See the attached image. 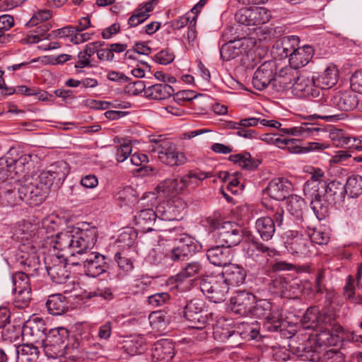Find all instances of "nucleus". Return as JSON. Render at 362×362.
<instances>
[{"label": "nucleus", "instance_id": "obj_1", "mask_svg": "<svg viewBox=\"0 0 362 362\" xmlns=\"http://www.w3.org/2000/svg\"><path fill=\"white\" fill-rule=\"evenodd\" d=\"M69 173L67 163L58 161L36 177L26 179L18 189L20 200L38 205L46 198L52 185L60 186Z\"/></svg>", "mask_w": 362, "mask_h": 362}, {"label": "nucleus", "instance_id": "obj_2", "mask_svg": "<svg viewBox=\"0 0 362 362\" xmlns=\"http://www.w3.org/2000/svg\"><path fill=\"white\" fill-rule=\"evenodd\" d=\"M304 194L310 199V207L320 221L329 214V204L336 209L346 202V189L342 183L334 180L329 183L306 182L303 186Z\"/></svg>", "mask_w": 362, "mask_h": 362}, {"label": "nucleus", "instance_id": "obj_3", "mask_svg": "<svg viewBox=\"0 0 362 362\" xmlns=\"http://www.w3.org/2000/svg\"><path fill=\"white\" fill-rule=\"evenodd\" d=\"M320 100L321 101L319 105L320 113L315 114L312 117L322 119L326 122H336L346 117L344 113H334V107L348 112L356 108L358 104L356 95L349 90L334 93L330 98L329 104L326 103L327 98H321Z\"/></svg>", "mask_w": 362, "mask_h": 362}, {"label": "nucleus", "instance_id": "obj_4", "mask_svg": "<svg viewBox=\"0 0 362 362\" xmlns=\"http://www.w3.org/2000/svg\"><path fill=\"white\" fill-rule=\"evenodd\" d=\"M34 158H37L36 155L24 153L18 148H11L0 158V166L5 171L6 179H13L15 175L28 173L34 167Z\"/></svg>", "mask_w": 362, "mask_h": 362}, {"label": "nucleus", "instance_id": "obj_5", "mask_svg": "<svg viewBox=\"0 0 362 362\" xmlns=\"http://www.w3.org/2000/svg\"><path fill=\"white\" fill-rule=\"evenodd\" d=\"M69 331L57 327L49 331L44 339V351L50 358H64L75 361V349L68 346Z\"/></svg>", "mask_w": 362, "mask_h": 362}, {"label": "nucleus", "instance_id": "obj_6", "mask_svg": "<svg viewBox=\"0 0 362 362\" xmlns=\"http://www.w3.org/2000/svg\"><path fill=\"white\" fill-rule=\"evenodd\" d=\"M245 264L250 268H264L268 262V257L279 255L278 251L271 248L255 238L250 239L243 247Z\"/></svg>", "mask_w": 362, "mask_h": 362}, {"label": "nucleus", "instance_id": "obj_7", "mask_svg": "<svg viewBox=\"0 0 362 362\" xmlns=\"http://www.w3.org/2000/svg\"><path fill=\"white\" fill-rule=\"evenodd\" d=\"M258 318H264L266 321L263 324V328L269 332H278L281 329L284 319L277 306L273 305L266 299L255 300L250 313Z\"/></svg>", "mask_w": 362, "mask_h": 362}, {"label": "nucleus", "instance_id": "obj_8", "mask_svg": "<svg viewBox=\"0 0 362 362\" xmlns=\"http://www.w3.org/2000/svg\"><path fill=\"white\" fill-rule=\"evenodd\" d=\"M200 289L211 302L218 303L225 300L230 290L229 286L220 274L204 276Z\"/></svg>", "mask_w": 362, "mask_h": 362}, {"label": "nucleus", "instance_id": "obj_9", "mask_svg": "<svg viewBox=\"0 0 362 362\" xmlns=\"http://www.w3.org/2000/svg\"><path fill=\"white\" fill-rule=\"evenodd\" d=\"M211 234L216 243L228 248L240 243L243 235L241 228L229 221L218 223Z\"/></svg>", "mask_w": 362, "mask_h": 362}, {"label": "nucleus", "instance_id": "obj_10", "mask_svg": "<svg viewBox=\"0 0 362 362\" xmlns=\"http://www.w3.org/2000/svg\"><path fill=\"white\" fill-rule=\"evenodd\" d=\"M77 260L69 259L70 264L74 266H82L86 274L96 277L103 274L108 269L105 257L97 252L81 254Z\"/></svg>", "mask_w": 362, "mask_h": 362}, {"label": "nucleus", "instance_id": "obj_11", "mask_svg": "<svg viewBox=\"0 0 362 362\" xmlns=\"http://www.w3.org/2000/svg\"><path fill=\"white\" fill-rule=\"evenodd\" d=\"M74 258L81 256V254L91 252L98 238V230L95 226L88 223L82 224L81 228H74Z\"/></svg>", "mask_w": 362, "mask_h": 362}, {"label": "nucleus", "instance_id": "obj_12", "mask_svg": "<svg viewBox=\"0 0 362 362\" xmlns=\"http://www.w3.org/2000/svg\"><path fill=\"white\" fill-rule=\"evenodd\" d=\"M151 151L161 163L170 167L182 165L187 162L185 154L179 151L176 145L170 141L156 144Z\"/></svg>", "mask_w": 362, "mask_h": 362}, {"label": "nucleus", "instance_id": "obj_13", "mask_svg": "<svg viewBox=\"0 0 362 362\" xmlns=\"http://www.w3.org/2000/svg\"><path fill=\"white\" fill-rule=\"evenodd\" d=\"M235 20L247 26H258L267 23L271 17V12L265 7L253 6L244 8L235 13Z\"/></svg>", "mask_w": 362, "mask_h": 362}, {"label": "nucleus", "instance_id": "obj_14", "mask_svg": "<svg viewBox=\"0 0 362 362\" xmlns=\"http://www.w3.org/2000/svg\"><path fill=\"white\" fill-rule=\"evenodd\" d=\"M67 259L64 254H50L45 258V264L48 275L57 284H64L69 277L66 269Z\"/></svg>", "mask_w": 362, "mask_h": 362}, {"label": "nucleus", "instance_id": "obj_15", "mask_svg": "<svg viewBox=\"0 0 362 362\" xmlns=\"http://www.w3.org/2000/svg\"><path fill=\"white\" fill-rule=\"evenodd\" d=\"M284 211L282 208H277L273 217L264 216L257 219L255 228L260 238L268 241L272 238L276 230V226L281 227L284 221Z\"/></svg>", "mask_w": 362, "mask_h": 362}, {"label": "nucleus", "instance_id": "obj_16", "mask_svg": "<svg viewBox=\"0 0 362 362\" xmlns=\"http://www.w3.org/2000/svg\"><path fill=\"white\" fill-rule=\"evenodd\" d=\"M204 302L199 298L191 300L185 306L184 316L192 323V327L197 329L203 328L207 323V317L204 315Z\"/></svg>", "mask_w": 362, "mask_h": 362}, {"label": "nucleus", "instance_id": "obj_17", "mask_svg": "<svg viewBox=\"0 0 362 362\" xmlns=\"http://www.w3.org/2000/svg\"><path fill=\"white\" fill-rule=\"evenodd\" d=\"M185 208L186 204L181 199L173 197V199L157 206V213L159 218L163 221L179 220L182 218L181 215Z\"/></svg>", "mask_w": 362, "mask_h": 362}, {"label": "nucleus", "instance_id": "obj_18", "mask_svg": "<svg viewBox=\"0 0 362 362\" xmlns=\"http://www.w3.org/2000/svg\"><path fill=\"white\" fill-rule=\"evenodd\" d=\"M299 351L301 349L302 353L300 354V356L303 360H307L313 362H317L320 361L330 362H344V357L343 354L337 350L330 349L327 350L323 354L317 351L315 348L313 349L312 346H305L302 345V347L298 348Z\"/></svg>", "mask_w": 362, "mask_h": 362}, {"label": "nucleus", "instance_id": "obj_19", "mask_svg": "<svg viewBox=\"0 0 362 362\" xmlns=\"http://www.w3.org/2000/svg\"><path fill=\"white\" fill-rule=\"evenodd\" d=\"M315 81V76L309 77L305 74L298 75L294 82L293 92L298 97L317 98L321 94L324 97V92L317 88Z\"/></svg>", "mask_w": 362, "mask_h": 362}, {"label": "nucleus", "instance_id": "obj_20", "mask_svg": "<svg viewBox=\"0 0 362 362\" xmlns=\"http://www.w3.org/2000/svg\"><path fill=\"white\" fill-rule=\"evenodd\" d=\"M274 78L275 63L273 61H267L255 71L252 83L255 89L262 90L274 82Z\"/></svg>", "mask_w": 362, "mask_h": 362}, {"label": "nucleus", "instance_id": "obj_21", "mask_svg": "<svg viewBox=\"0 0 362 362\" xmlns=\"http://www.w3.org/2000/svg\"><path fill=\"white\" fill-rule=\"evenodd\" d=\"M286 247L293 255L307 256L313 253L315 246L310 243L308 235L293 232L291 237L286 243Z\"/></svg>", "mask_w": 362, "mask_h": 362}, {"label": "nucleus", "instance_id": "obj_22", "mask_svg": "<svg viewBox=\"0 0 362 362\" xmlns=\"http://www.w3.org/2000/svg\"><path fill=\"white\" fill-rule=\"evenodd\" d=\"M330 322L331 316L315 307L308 308L301 319L303 327L306 329H317L323 325H329Z\"/></svg>", "mask_w": 362, "mask_h": 362}, {"label": "nucleus", "instance_id": "obj_23", "mask_svg": "<svg viewBox=\"0 0 362 362\" xmlns=\"http://www.w3.org/2000/svg\"><path fill=\"white\" fill-rule=\"evenodd\" d=\"M255 300L252 293L245 291H238L230 299L232 310L240 315H247L251 313Z\"/></svg>", "mask_w": 362, "mask_h": 362}, {"label": "nucleus", "instance_id": "obj_24", "mask_svg": "<svg viewBox=\"0 0 362 362\" xmlns=\"http://www.w3.org/2000/svg\"><path fill=\"white\" fill-rule=\"evenodd\" d=\"M46 325L44 320L37 316L30 318L23 325L22 333L24 337H30L34 341H44L46 333Z\"/></svg>", "mask_w": 362, "mask_h": 362}, {"label": "nucleus", "instance_id": "obj_25", "mask_svg": "<svg viewBox=\"0 0 362 362\" xmlns=\"http://www.w3.org/2000/svg\"><path fill=\"white\" fill-rule=\"evenodd\" d=\"M73 233L74 228H68L66 230L57 233L53 240L54 250L64 252V256L69 255L71 259H74V235Z\"/></svg>", "mask_w": 362, "mask_h": 362}, {"label": "nucleus", "instance_id": "obj_26", "mask_svg": "<svg viewBox=\"0 0 362 362\" xmlns=\"http://www.w3.org/2000/svg\"><path fill=\"white\" fill-rule=\"evenodd\" d=\"M292 184L285 178H274L272 180L267 191L269 197L276 201H283L289 197Z\"/></svg>", "mask_w": 362, "mask_h": 362}, {"label": "nucleus", "instance_id": "obj_27", "mask_svg": "<svg viewBox=\"0 0 362 362\" xmlns=\"http://www.w3.org/2000/svg\"><path fill=\"white\" fill-rule=\"evenodd\" d=\"M220 274L223 276V279L230 288V286H239L243 284L247 272L242 266L230 263Z\"/></svg>", "mask_w": 362, "mask_h": 362}, {"label": "nucleus", "instance_id": "obj_28", "mask_svg": "<svg viewBox=\"0 0 362 362\" xmlns=\"http://www.w3.org/2000/svg\"><path fill=\"white\" fill-rule=\"evenodd\" d=\"M206 257L211 264L218 267H226L233 259L231 251L229 248L221 246L212 247L206 250Z\"/></svg>", "mask_w": 362, "mask_h": 362}, {"label": "nucleus", "instance_id": "obj_29", "mask_svg": "<svg viewBox=\"0 0 362 362\" xmlns=\"http://www.w3.org/2000/svg\"><path fill=\"white\" fill-rule=\"evenodd\" d=\"M314 49L312 46L308 45L299 46L289 58V65L291 68L298 70L307 65L312 59Z\"/></svg>", "mask_w": 362, "mask_h": 362}, {"label": "nucleus", "instance_id": "obj_30", "mask_svg": "<svg viewBox=\"0 0 362 362\" xmlns=\"http://www.w3.org/2000/svg\"><path fill=\"white\" fill-rule=\"evenodd\" d=\"M174 355V346L167 339L157 341L152 351V357L156 361L170 362Z\"/></svg>", "mask_w": 362, "mask_h": 362}, {"label": "nucleus", "instance_id": "obj_31", "mask_svg": "<svg viewBox=\"0 0 362 362\" xmlns=\"http://www.w3.org/2000/svg\"><path fill=\"white\" fill-rule=\"evenodd\" d=\"M156 4V0H151L144 4H141L134 10L128 19L129 27H136L144 23L149 17V13L152 11Z\"/></svg>", "mask_w": 362, "mask_h": 362}, {"label": "nucleus", "instance_id": "obj_32", "mask_svg": "<svg viewBox=\"0 0 362 362\" xmlns=\"http://www.w3.org/2000/svg\"><path fill=\"white\" fill-rule=\"evenodd\" d=\"M182 182L180 177L166 179L158 184L156 189L159 194L168 197L185 189Z\"/></svg>", "mask_w": 362, "mask_h": 362}, {"label": "nucleus", "instance_id": "obj_33", "mask_svg": "<svg viewBox=\"0 0 362 362\" xmlns=\"http://www.w3.org/2000/svg\"><path fill=\"white\" fill-rule=\"evenodd\" d=\"M299 46L300 39L296 35L285 36L276 45L278 54L282 59H289Z\"/></svg>", "mask_w": 362, "mask_h": 362}, {"label": "nucleus", "instance_id": "obj_34", "mask_svg": "<svg viewBox=\"0 0 362 362\" xmlns=\"http://www.w3.org/2000/svg\"><path fill=\"white\" fill-rule=\"evenodd\" d=\"M136 254V253H134V251L132 250L117 251L115 252L114 260L117 263L119 270L124 274H127L133 271Z\"/></svg>", "mask_w": 362, "mask_h": 362}, {"label": "nucleus", "instance_id": "obj_35", "mask_svg": "<svg viewBox=\"0 0 362 362\" xmlns=\"http://www.w3.org/2000/svg\"><path fill=\"white\" fill-rule=\"evenodd\" d=\"M338 71L334 66H328L321 74L315 78L317 88L322 91L334 86L338 81Z\"/></svg>", "mask_w": 362, "mask_h": 362}, {"label": "nucleus", "instance_id": "obj_36", "mask_svg": "<svg viewBox=\"0 0 362 362\" xmlns=\"http://www.w3.org/2000/svg\"><path fill=\"white\" fill-rule=\"evenodd\" d=\"M136 238V231L131 228H127L118 236L116 242L117 251L132 250L134 251V253H136L135 245Z\"/></svg>", "mask_w": 362, "mask_h": 362}, {"label": "nucleus", "instance_id": "obj_37", "mask_svg": "<svg viewBox=\"0 0 362 362\" xmlns=\"http://www.w3.org/2000/svg\"><path fill=\"white\" fill-rule=\"evenodd\" d=\"M0 204L3 206H13L18 204L16 187L6 180H0ZM18 199H20L18 197Z\"/></svg>", "mask_w": 362, "mask_h": 362}, {"label": "nucleus", "instance_id": "obj_38", "mask_svg": "<svg viewBox=\"0 0 362 362\" xmlns=\"http://www.w3.org/2000/svg\"><path fill=\"white\" fill-rule=\"evenodd\" d=\"M46 307L51 315H61L68 310V303L63 295L54 294L49 296Z\"/></svg>", "mask_w": 362, "mask_h": 362}, {"label": "nucleus", "instance_id": "obj_39", "mask_svg": "<svg viewBox=\"0 0 362 362\" xmlns=\"http://www.w3.org/2000/svg\"><path fill=\"white\" fill-rule=\"evenodd\" d=\"M156 218H159L157 209L154 211L153 209H146L137 213L134 216V221L136 225L144 230L151 231L152 230L151 226Z\"/></svg>", "mask_w": 362, "mask_h": 362}, {"label": "nucleus", "instance_id": "obj_40", "mask_svg": "<svg viewBox=\"0 0 362 362\" xmlns=\"http://www.w3.org/2000/svg\"><path fill=\"white\" fill-rule=\"evenodd\" d=\"M298 72L296 69L289 67L282 69L274 78V83H278L284 90L294 88V82L298 78Z\"/></svg>", "mask_w": 362, "mask_h": 362}, {"label": "nucleus", "instance_id": "obj_41", "mask_svg": "<svg viewBox=\"0 0 362 362\" xmlns=\"http://www.w3.org/2000/svg\"><path fill=\"white\" fill-rule=\"evenodd\" d=\"M173 88L167 83H158L148 86L146 96L153 100H164L174 94Z\"/></svg>", "mask_w": 362, "mask_h": 362}, {"label": "nucleus", "instance_id": "obj_42", "mask_svg": "<svg viewBox=\"0 0 362 362\" xmlns=\"http://www.w3.org/2000/svg\"><path fill=\"white\" fill-rule=\"evenodd\" d=\"M16 362H35L38 358L39 351L33 344H25L16 347Z\"/></svg>", "mask_w": 362, "mask_h": 362}, {"label": "nucleus", "instance_id": "obj_43", "mask_svg": "<svg viewBox=\"0 0 362 362\" xmlns=\"http://www.w3.org/2000/svg\"><path fill=\"white\" fill-rule=\"evenodd\" d=\"M333 326V320L331 317V322L329 325H323L317 329L316 343L320 346H331L336 342V334H334L331 329Z\"/></svg>", "mask_w": 362, "mask_h": 362}, {"label": "nucleus", "instance_id": "obj_44", "mask_svg": "<svg viewBox=\"0 0 362 362\" xmlns=\"http://www.w3.org/2000/svg\"><path fill=\"white\" fill-rule=\"evenodd\" d=\"M235 332L236 337H240L247 340L255 339L259 333V325L257 321L243 322L238 324Z\"/></svg>", "mask_w": 362, "mask_h": 362}, {"label": "nucleus", "instance_id": "obj_45", "mask_svg": "<svg viewBox=\"0 0 362 362\" xmlns=\"http://www.w3.org/2000/svg\"><path fill=\"white\" fill-rule=\"evenodd\" d=\"M145 339L142 336H134L123 341L122 349L130 356L141 354L144 351Z\"/></svg>", "mask_w": 362, "mask_h": 362}, {"label": "nucleus", "instance_id": "obj_46", "mask_svg": "<svg viewBox=\"0 0 362 362\" xmlns=\"http://www.w3.org/2000/svg\"><path fill=\"white\" fill-rule=\"evenodd\" d=\"M228 160L247 170H254L260 163L258 160L253 159L247 152L230 155Z\"/></svg>", "mask_w": 362, "mask_h": 362}, {"label": "nucleus", "instance_id": "obj_47", "mask_svg": "<svg viewBox=\"0 0 362 362\" xmlns=\"http://www.w3.org/2000/svg\"><path fill=\"white\" fill-rule=\"evenodd\" d=\"M212 173L210 172H204L199 170H194L189 171L187 175L180 177L182 184L184 185V189L189 186H198L200 182L207 177H212Z\"/></svg>", "mask_w": 362, "mask_h": 362}, {"label": "nucleus", "instance_id": "obj_48", "mask_svg": "<svg viewBox=\"0 0 362 362\" xmlns=\"http://www.w3.org/2000/svg\"><path fill=\"white\" fill-rule=\"evenodd\" d=\"M344 186L346 194L350 195V198L357 197L362 194V176L354 175L350 176Z\"/></svg>", "mask_w": 362, "mask_h": 362}, {"label": "nucleus", "instance_id": "obj_49", "mask_svg": "<svg viewBox=\"0 0 362 362\" xmlns=\"http://www.w3.org/2000/svg\"><path fill=\"white\" fill-rule=\"evenodd\" d=\"M202 269V265L199 262L188 263L175 276V281L182 282L185 279L199 274Z\"/></svg>", "mask_w": 362, "mask_h": 362}, {"label": "nucleus", "instance_id": "obj_50", "mask_svg": "<svg viewBox=\"0 0 362 362\" xmlns=\"http://www.w3.org/2000/svg\"><path fill=\"white\" fill-rule=\"evenodd\" d=\"M179 246L183 248L189 257L201 249L198 241L187 234H182L179 238Z\"/></svg>", "mask_w": 362, "mask_h": 362}, {"label": "nucleus", "instance_id": "obj_51", "mask_svg": "<svg viewBox=\"0 0 362 362\" xmlns=\"http://www.w3.org/2000/svg\"><path fill=\"white\" fill-rule=\"evenodd\" d=\"M305 206L303 199L298 195H291L287 202V210L294 217L299 218L302 216Z\"/></svg>", "mask_w": 362, "mask_h": 362}, {"label": "nucleus", "instance_id": "obj_52", "mask_svg": "<svg viewBox=\"0 0 362 362\" xmlns=\"http://www.w3.org/2000/svg\"><path fill=\"white\" fill-rule=\"evenodd\" d=\"M13 292L20 291H31L29 277L24 272H16L11 277Z\"/></svg>", "mask_w": 362, "mask_h": 362}, {"label": "nucleus", "instance_id": "obj_53", "mask_svg": "<svg viewBox=\"0 0 362 362\" xmlns=\"http://www.w3.org/2000/svg\"><path fill=\"white\" fill-rule=\"evenodd\" d=\"M257 36L260 41H269L281 35L282 27L269 28L258 27L255 29Z\"/></svg>", "mask_w": 362, "mask_h": 362}, {"label": "nucleus", "instance_id": "obj_54", "mask_svg": "<svg viewBox=\"0 0 362 362\" xmlns=\"http://www.w3.org/2000/svg\"><path fill=\"white\" fill-rule=\"evenodd\" d=\"M116 199L120 206L129 205L136 201L135 192L131 187H125L119 190L116 195Z\"/></svg>", "mask_w": 362, "mask_h": 362}, {"label": "nucleus", "instance_id": "obj_55", "mask_svg": "<svg viewBox=\"0 0 362 362\" xmlns=\"http://www.w3.org/2000/svg\"><path fill=\"white\" fill-rule=\"evenodd\" d=\"M52 13L49 9L39 10L34 13L32 18L26 23L28 27H33L42 23H50L48 21L52 18Z\"/></svg>", "mask_w": 362, "mask_h": 362}, {"label": "nucleus", "instance_id": "obj_56", "mask_svg": "<svg viewBox=\"0 0 362 362\" xmlns=\"http://www.w3.org/2000/svg\"><path fill=\"white\" fill-rule=\"evenodd\" d=\"M338 209L344 211L345 216L350 219V221H355L359 217V211L356 207V202L351 198H347L346 202Z\"/></svg>", "mask_w": 362, "mask_h": 362}, {"label": "nucleus", "instance_id": "obj_57", "mask_svg": "<svg viewBox=\"0 0 362 362\" xmlns=\"http://www.w3.org/2000/svg\"><path fill=\"white\" fill-rule=\"evenodd\" d=\"M148 320L151 326L160 328L169 321V316L162 310L154 311L149 315Z\"/></svg>", "mask_w": 362, "mask_h": 362}, {"label": "nucleus", "instance_id": "obj_58", "mask_svg": "<svg viewBox=\"0 0 362 362\" xmlns=\"http://www.w3.org/2000/svg\"><path fill=\"white\" fill-rule=\"evenodd\" d=\"M14 293H16L14 300L16 307L21 309L28 307L31 300V291H20Z\"/></svg>", "mask_w": 362, "mask_h": 362}, {"label": "nucleus", "instance_id": "obj_59", "mask_svg": "<svg viewBox=\"0 0 362 362\" xmlns=\"http://www.w3.org/2000/svg\"><path fill=\"white\" fill-rule=\"evenodd\" d=\"M21 264H24L33 270L38 269L40 259L35 252H32L30 254L23 253L21 255Z\"/></svg>", "mask_w": 362, "mask_h": 362}, {"label": "nucleus", "instance_id": "obj_60", "mask_svg": "<svg viewBox=\"0 0 362 362\" xmlns=\"http://www.w3.org/2000/svg\"><path fill=\"white\" fill-rule=\"evenodd\" d=\"M170 300V295L168 293H157L148 297V303L153 308L165 305Z\"/></svg>", "mask_w": 362, "mask_h": 362}, {"label": "nucleus", "instance_id": "obj_61", "mask_svg": "<svg viewBox=\"0 0 362 362\" xmlns=\"http://www.w3.org/2000/svg\"><path fill=\"white\" fill-rule=\"evenodd\" d=\"M189 257L186 251L179 245L172 249L165 255L167 259H170L173 262L185 261Z\"/></svg>", "mask_w": 362, "mask_h": 362}, {"label": "nucleus", "instance_id": "obj_62", "mask_svg": "<svg viewBox=\"0 0 362 362\" xmlns=\"http://www.w3.org/2000/svg\"><path fill=\"white\" fill-rule=\"evenodd\" d=\"M308 236L313 245V243L317 245H326L329 240V237L327 233L317 230H313L311 233L308 235Z\"/></svg>", "mask_w": 362, "mask_h": 362}, {"label": "nucleus", "instance_id": "obj_63", "mask_svg": "<svg viewBox=\"0 0 362 362\" xmlns=\"http://www.w3.org/2000/svg\"><path fill=\"white\" fill-rule=\"evenodd\" d=\"M115 157L118 162L124 161L130 155L132 151V145L123 144L116 147Z\"/></svg>", "mask_w": 362, "mask_h": 362}, {"label": "nucleus", "instance_id": "obj_64", "mask_svg": "<svg viewBox=\"0 0 362 362\" xmlns=\"http://www.w3.org/2000/svg\"><path fill=\"white\" fill-rule=\"evenodd\" d=\"M350 82L352 90L362 94V69L354 73Z\"/></svg>", "mask_w": 362, "mask_h": 362}]
</instances>
